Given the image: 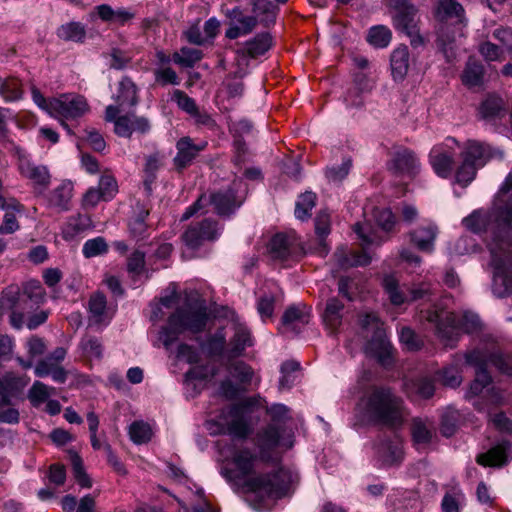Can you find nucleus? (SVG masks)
<instances>
[{
  "label": "nucleus",
  "mask_w": 512,
  "mask_h": 512,
  "mask_svg": "<svg viewBox=\"0 0 512 512\" xmlns=\"http://www.w3.org/2000/svg\"><path fill=\"white\" fill-rule=\"evenodd\" d=\"M486 242L495 269L512 282V172L502 184L490 210H474L462 220Z\"/></svg>",
  "instance_id": "f257e3e1"
},
{
  "label": "nucleus",
  "mask_w": 512,
  "mask_h": 512,
  "mask_svg": "<svg viewBox=\"0 0 512 512\" xmlns=\"http://www.w3.org/2000/svg\"><path fill=\"white\" fill-rule=\"evenodd\" d=\"M425 318L435 324L438 337L450 347L459 340L461 331L474 334L482 329L479 316L472 312H464L459 316L451 311L428 310Z\"/></svg>",
  "instance_id": "f03ea898"
},
{
  "label": "nucleus",
  "mask_w": 512,
  "mask_h": 512,
  "mask_svg": "<svg viewBox=\"0 0 512 512\" xmlns=\"http://www.w3.org/2000/svg\"><path fill=\"white\" fill-rule=\"evenodd\" d=\"M436 17L441 22L437 46L447 61L451 62L456 57V30L465 22V11L457 0H439Z\"/></svg>",
  "instance_id": "7ed1b4c3"
},
{
  "label": "nucleus",
  "mask_w": 512,
  "mask_h": 512,
  "mask_svg": "<svg viewBox=\"0 0 512 512\" xmlns=\"http://www.w3.org/2000/svg\"><path fill=\"white\" fill-rule=\"evenodd\" d=\"M208 319L209 316L205 307L198 309L179 308L169 316L167 325L160 331L159 339L168 350L183 332L189 331L196 334L204 331Z\"/></svg>",
  "instance_id": "20e7f679"
},
{
  "label": "nucleus",
  "mask_w": 512,
  "mask_h": 512,
  "mask_svg": "<svg viewBox=\"0 0 512 512\" xmlns=\"http://www.w3.org/2000/svg\"><path fill=\"white\" fill-rule=\"evenodd\" d=\"M366 390L362 399L363 420L369 425L384 424V387L381 373L377 369L367 368L359 380Z\"/></svg>",
  "instance_id": "39448f33"
},
{
  "label": "nucleus",
  "mask_w": 512,
  "mask_h": 512,
  "mask_svg": "<svg viewBox=\"0 0 512 512\" xmlns=\"http://www.w3.org/2000/svg\"><path fill=\"white\" fill-rule=\"evenodd\" d=\"M386 430L394 431L393 439L386 442V466L397 465L403 460L402 437L398 430L407 421L409 413L403 400L386 388Z\"/></svg>",
  "instance_id": "423d86ee"
},
{
  "label": "nucleus",
  "mask_w": 512,
  "mask_h": 512,
  "mask_svg": "<svg viewBox=\"0 0 512 512\" xmlns=\"http://www.w3.org/2000/svg\"><path fill=\"white\" fill-rule=\"evenodd\" d=\"M298 481L296 472L286 467H279L273 473L250 476L244 483L247 491L271 498L287 495Z\"/></svg>",
  "instance_id": "0eeeda50"
},
{
  "label": "nucleus",
  "mask_w": 512,
  "mask_h": 512,
  "mask_svg": "<svg viewBox=\"0 0 512 512\" xmlns=\"http://www.w3.org/2000/svg\"><path fill=\"white\" fill-rule=\"evenodd\" d=\"M242 200H238L233 189L213 192L210 195L201 194L198 199L190 205L181 217V221L188 220L198 213H206L207 207L212 205L214 211L220 217H230L241 206Z\"/></svg>",
  "instance_id": "6e6552de"
},
{
  "label": "nucleus",
  "mask_w": 512,
  "mask_h": 512,
  "mask_svg": "<svg viewBox=\"0 0 512 512\" xmlns=\"http://www.w3.org/2000/svg\"><path fill=\"white\" fill-rule=\"evenodd\" d=\"M354 231L361 239V251L348 249L347 246H339L336 248L332 257V273L335 275L341 270H347L353 267L366 266L372 260L371 246L375 243L372 236L367 235L361 224L354 225Z\"/></svg>",
  "instance_id": "1a4fd4ad"
},
{
  "label": "nucleus",
  "mask_w": 512,
  "mask_h": 512,
  "mask_svg": "<svg viewBox=\"0 0 512 512\" xmlns=\"http://www.w3.org/2000/svg\"><path fill=\"white\" fill-rule=\"evenodd\" d=\"M361 335L365 339L364 353L369 361L384 365V323L374 313L360 318Z\"/></svg>",
  "instance_id": "9d476101"
},
{
  "label": "nucleus",
  "mask_w": 512,
  "mask_h": 512,
  "mask_svg": "<svg viewBox=\"0 0 512 512\" xmlns=\"http://www.w3.org/2000/svg\"><path fill=\"white\" fill-rule=\"evenodd\" d=\"M105 120L114 123V132L119 137L130 138L133 132L146 134L151 129L148 118L133 114L119 115V108L107 106Z\"/></svg>",
  "instance_id": "9b49d317"
},
{
  "label": "nucleus",
  "mask_w": 512,
  "mask_h": 512,
  "mask_svg": "<svg viewBox=\"0 0 512 512\" xmlns=\"http://www.w3.org/2000/svg\"><path fill=\"white\" fill-rule=\"evenodd\" d=\"M390 5L396 11L393 17L395 28L410 37L413 46L422 43L417 27V9L415 6L409 0H390Z\"/></svg>",
  "instance_id": "f8f14e48"
},
{
  "label": "nucleus",
  "mask_w": 512,
  "mask_h": 512,
  "mask_svg": "<svg viewBox=\"0 0 512 512\" xmlns=\"http://www.w3.org/2000/svg\"><path fill=\"white\" fill-rule=\"evenodd\" d=\"M51 108L52 117L58 119L62 127L70 134L72 131L65 119H77L89 110L85 97L81 95H62L59 98H52Z\"/></svg>",
  "instance_id": "ddd939ff"
},
{
  "label": "nucleus",
  "mask_w": 512,
  "mask_h": 512,
  "mask_svg": "<svg viewBox=\"0 0 512 512\" xmlns=\"http://www.w3.org/2000/svg\"><path fill=\"white\" fill-rule=\"evenodd\" d=\"M307 252L310 251L302 245L294 232L277 233L269 243V253L276 260H298Z\"/></svg>",
  "instance_id": "4468645a"
},
{
  "label": "nucleus",
  "mask_w": 512,
  "mask_h": 512,
  "mask_svg": "<svg viewBox=\"0 0 512 512\" xmlns=\"http://www.w3.org/2000/svg\"><path fill=\"white\" fill-rule=\"evenodd\" d=\"M458 142L448 137L443 143L434 145L429 153V163L434 172L441 178H448L454 167V156Z\"/></svg>",
  "instance_id": "2eb2a0df"
},
{
  "label": "nucleus",
  "mask_w": 512,
  "mask_h": 512,
  "mask_svg": "<svg viewBox=\"0 0 512 512\" xmlns=\"http://www.w3.org/2000/svg\"><path fill=\"white\" fill-rule=\"evenodd\" d=\"M257 455L249 448H241L234 451L231 463L235 466L234 469L224 466L221 469V474L229 482H240L243 484L250 475L254 472Z\"/></svg>",
  "instance_id": "dca6fc26"
},
{
  "label": "nucleus",
  "mask_w": 512,
  "mask_h": 512,
  "mask_svg": "<svg viewBox=\"0 0 512 512\" xmlns=\"http://www.w3.org/2000/svg\"><path fill=\"white\" fill-rule=\"evenodd\" d=\"M218 222L205 218L200 222L191 223L182 235V240L190 249H197L206 241H215L220 236Z\"/></svg>",
  "instance_id": "f3484780"
},
{
  "label": "nucleus",
  "mask_w": 512,
  "mask_h": 512,
  "mask_svg": "<svg viewBox=\"0 0 512 512\" xmlns=\"http://www.w3.org/2000/svg\"><path fill=\"white\" fill-rule=\"evenodd\" d=\"M390 157L391 170L396 175L413 179L419 174L421 163L412 150L397 146L390 152Z\"/></svg>",
  "instance_id": "a211bd4d"
},
{
  "label": "nucleus",
  "mask_w": 512,
  "mask_h": 512,
  "mask_svg": "<svg viewBox=\"0 0 512 512\" xmlns=\"http://www.w3.org/2000/svg\"><path fill=\"white\" fill-rule=\"evenodd\" d=\"M486 357L487 355L483 354L480 349L472 350L465 355L466 362L477 368L475 379L468 390L469 397L479 395L491 383L492 378L487 371Z\"/></svg>",
  "instance_id": "6ab92c4d"
},
{
  "label": "nucleus",
  "mask_w": 512,
  "mask_h": 512,
  "mask_svg": "<svg viewBox=\"0 0 512 512\" xmlns=\"http://www.w3.org/2000/svg\"><path fill=\"white\" fill-rule=\"evenodd\" d=\"M28 382L27 376L13 372L0 376V407L10 406L14 400L20 399Z\"/></svg>",
  "instance_id": "aec40b11"
},
{
  "label": "nucleus",
  "mask_w": 512,
  "mask_h": 512,
  "mask_svg": "<svg viewBox=\"0 0 512 512\" xmlns=\"http://www.w3.org/2000/svg\"><path fill=\"white\" fill-rule=\"evenodd\" d=\"M461 158L468 160V163L483 167L491 158L496 155L502 156L499 151L494 150L490 145L476 140H467L461 147Z\"/></svg>",
  "instance_id": "412c9836"
},
{
  "label": "nucleus",
  "mask_w": 512,
  "mask_h": 512,
  "mask_svg": "<svg viewBox=\"0 0 512 512\" xmlns=\"http://www.w3.org/2000/svg\"><path fill=\"white\" fill-rule=\"evenodd\" d=\"M310 307L304 304L289 306L281 319L282 332L298 334L310 321Z\"/></svg>",
  "instance_id": "4be33fe9"
},
{
  "label": "nucleus",
  "mask_w": 512,
  "mask_h": 512,
  "mask_svg": "<svg viewBox=\"0 0 512 512\" xmlns=\"http://www.w3.org/2000/svg\"><path fill=\"white\" fill-rule=\"evenodd\" d=\"M18 167L20 174L32 182L35 190L43 192L50 185L51 175L46 166L37 165L23 157L19 159Z\"/></svg>",
  "instance_id": "5701e85b"
},
{
  "label": "nucleus",
  "mask_w": 512,
  "mask_h": 512,
  "mask_svg": "<svg viewBox=\"0 0 512 512\" xmlns=\"http://www.w3.org/2000/svg\"><path fill=\"white\" fill-rule=\"evenodd\" d=\"M437 235L438 228L432 222H423L409 233L411 243L425 253L434 251Z\"/></svg>",
  "instance_id": "b1692460"
},
{
  "label": "nucleus",
  "mask_w": 512,
  "mask_h": 512,
  "mask_svg": "<svg viewBox=\"0 0 512 512\" xmlns=\"http://www.w3.org/2000/svg\"><path fill=\"white\" fill-rule=\"evenodd\" d=\"M114 100L116 104L111 106L118 107L119 113L125 109L135 107L138 104L139 97L137 86L131 78L125 76L120 80Z\"/></svg>",
  "instance_id": "393cba45"
},
{
  "label": "nucleus",
  "mask_w": 512,
  "mask_h": 512,
  "mask_svg": "<svg viewBox=\"0 0 512 512\" xmlns=\"http://www.w3.org/2000/svg\"><path fill=\"white\" fill-rule=\"evenodd\" d=\"M205 146V144H194L190 137L180 138L176 143L177 154L173 159L175 167L178 170H182L189 166L198 153L204 150Z\"/></svg>",
  "instance_id": "a878e982"
},
{
  "label": "nucleus",
  "mask_w": 512,
  "mask_h": 512,
  "mask_svg": "<svg viewBox=\"0 0 512 512\" xmlns=\"http://www.w3.org/2000/svg\"><path fill=\"white\" fill-rule=\"evenodd\" d=\"M330 215L326 211H320L315 218V233L318 237L314 247L309 246L310 252H315L321 257L329 253V246L325 238L330 234Z\"/></svg>",
  "instance_id": "bb28decb"
},
{
  "label": "nucleus",
  "mask_w": 512,
  "mask_h": 512,
  "mask_svg": "<svg viewBox=\"0 0 512 512\" xmlns=\"http://www.w3.org/2000/svg\"><path fill=\"white\" fill-rule=\"evenodd\" d=\"M246 406L245 403H237L228 408L227 413L231 421L227 423V430L234 437L244 439L250 434V427L243 417Z\"/></svg>",
  "instance_id": "cd10ccee"
},
{
  "label": "nucleus",
  "mask_w": 512,
  "mask_h": 512,
  "mask_svg": "<svg viewBox=\"0 0 512 512\" xmlns=\"http://www.w3.org/2000/svg\"><path fill=\"white\" fill-rule=\"evenodd\" d=\"M98 17L107 23L125 25L135 18V12L127 8L113 9L108 4H101L95 7Z\"/></svg>",
  "instance_id": "c85d7f7f"
},
{
  "label": "nucleus",
  "mask_w": 512,
  "mask_h": 512,
  "mask_svg": "<svg viewBox=\"0 0 512 512\" xmlns=\"http://www.w3.org/2000/svg\"><path fill=\"white\" fill-rule=\"evenodd\" d=\"M281 435V428L272 424L258 434V447L262 460H270L269 452L280 444Z\"/></svg>",
  "instance_id": "c756f323"
},
{
  "label": "nucleus",
  "mask_w": 512,
  "mask_h": 512,
  "mask_svg": "<svg viewBox=\"0 0 512 512\" xmlns=\"http://www.w3.org/2000/svg\"><path fill=\"white\" fill-rule=\"evenodd\" d=\"M505 114L504 102L495 94L487 95L478 107V115L481 119L491 122L500 119Z\"/></svg>",
  "instance_id": "7c9ffc66"
},
{
  "label": "nucleus",
  "mask_w": 512,
  "mask_h": 512,
  "mask_svg": "<svg viewBox=\"0 0 512 512\" xmlns=\"http://www.w3.org/2000/svg\"><path fill=\"white\" fill-rule=\"evenodd\" d=\"M344 304L336 297L329 298L322 315L323 322L331 333H335L342 324Z\"/></svg>",
  "instance_id": "2f4dec72"
},
{
  "label": "nucleus",
  "mask_w": 512,
  "mask_h": 512,
  "mask_svg": "<svg viewBox=\"0 0 512 512\" xmlns=\"http://www.w3.org/2000/svg\"><path fill=\"white\" fill-rule=\"evenodd\" d=\"M386 294L394 306H401L411 302L410 286L400 283L395 277L386 276Z\"/></svg>",
  "instance_id": "473e14b6"
},
{
  "label": "nucleus",
  "mask_w": 512,
  "mask_h": 512,
  "mask_svg": "<svg viewBox=\"0 0 512 512\" xmlns=\"http://www.w3.org/2000/svg\"><path fill=\"white\" fill-rule=\"evenodd\" d=\"M92 227V220L89 215L78 213L67 218L62 227V237L65 240H72L77 235Z\"/></svg>",
  "instance_id": "72a5a7b5"
},
{
  "label": "nucleus",
  "mask_w": 512,
  "mask_h": 512,
  "mask_svg": "<svg viewBox=\"0 0 512 512\" xmlns=\"http://www.w3.org/2000/svg\"><path fill=\"white\" fill-rule=\"evenodd\" d=\"M509 443L502 442L490 448L487 452L477 456L476 461L484 467H501L507 463V449Z\"/></svg>",
  "instance_id": "f704fd0d"
},
{
  "label": "nucleus",
  "mask_w": 512,
  "mask_h": 512,
  "mask_svg": "<svg viewBox=\"0 0 512 512\" xmlns=\"http://www.w3.org/2000/svg\"><path fill=\"white\" fill-rule=\"evenodd\" d=\"M250 332L243 324L235 325V332L229 343L227 351L229 358L240 356L246 347L251 346Z\"/></svg>",
  "instance_id": "c9c22d12"
},
{
  "label": "nucleus",
  "mask_w": 512,
  "mask_h": 512,
  "mask_svg": "<svg viewBox=\"0 0 512 512\" xmlns=\"http://www.w3.org/2000/svg\"><path fill=\"white\" fill-rule=\"evenodd\" d=\"M72 194L73 184L70 181H64L49 194V204L59 208L61 211H66L69 209Z\"/></svg>",
  "instance_id": "e433bc0d"
},
{
  "label": "nucleus",
  "mask_w": 512,
  "mask_h": 512,
  "mask_svg": "<svg viewBox=\"0 0 512 512\" xmlns=\"http://www.w3.org/2000/svg\"><path fill=\"white\" fill-rule=\"evenodd\" d=\"M272 46V37L269 33H260L254 39L247 41L242 50L243 55L256 58L267 52Z\"/></svg>",
  "instance_id": "4c0bfd02"
},
{
  "label": "nucleus",
  "mask_w": 512,
  "mask_h": 512,
  "mask_svg": "<svg viewBox=\"0 0 512 512\" xmlns=\"http://www.w3.org/2000/svg\"><path fill=\"white\" fill-rule=\"evenodd\" d=\"M486 357V365L491 363L499 372L512 375V353H504L499 349L482 351Z\"/></svg>",
  "instance_id": "58836bf2"
},
{
  "label": "nucleus",
  "mask_w": 512,
  "mask_h": 512,
  "mask_svg": "<svg viewBox=\"0 0 512 512\" xmlns=\"http://www.w3.org/2000/svg\"><path fill=\"white\" fill-rule=\"evenodd\" d=\"M24 94L21 81L15 77L0 79V96L5 102H14L22 99Z\"/></svg>",
  "instance_id": "ea45409f"
},
{
  "label": "nucleus",
  "mask_w": 512,
  "mask_h": 512,
  "mask_svg": "<svg viewBox=\"0 0 512 512\" xmlns=\"http://www.w3.org/2000/svg\"><path fill=\"white\" fill-rule=\"evenodd\" d=\"M409 53L407 47H399L393 51L390 64L392 75L395 80H401L408 70Z\"/></svg>",
  "instance_id": "a19ab883"
},
{
  "label": "nucleus",
  "mask_w": 512,
  "mask_h": 512,
  "mask_svg": "<svg viewBox=\"0 0 512 512\" xmlns=\"http://www.w3.org/2000/svg\"><path fill=\"white\" fill-rule=\"evenodd\" d=\"M56 34L61 40L82 43L86 38V29L82 23L73 21L61 25Z\"/></svg>",
  "instance_id": "79ce46f5"
},
{
  "label": "nucleus",
  "mask_w": 512,
  "mask_h": 512,
  "mask_svg": "<svg viewBox=\"0 0 512 512\" xmlns=\"http://www.w3.org/2000/svg\"><path fill=\"white\" fill-rule=\"evenodd\" d=\"M203 58V52L197 48L182 47L172 55L175 64L183 68H192Z\"/></svg>",
  "instance_id": "37998d69"
},
{
  "label": "nucleus",
  "mask_w": 512,
  "mask_h": 512,
  "mask_svg": "<svg viewBox=\"0 0 512 512\" xmlns=\"http://www.w3.org/2000/svg\"><path fill=\"white\" fill-rule=\"evenodd\" d=\"M484 68L483 65L475 60L470 59L462 74V82L467 87L480 86L483 81Z\"/></svg>",
  "instance_id": "c03bdc74"
},
{
  "label": "nucleus",
  "mask_w": 512,
  "mask_h": 512,
  "mask_svg": "<svg viewBox=\"0 0 512 512\" xmlns=\"http://www.w3.org/2000/svg\"><path fill=\"white\" fill-rule=\"evenodd\" d=\"M316 204V194L311 191H306L299 196L295 206V216L301 221H305L310 218L311 210Z\"/></svg>",
  "instance_id": "a18cd8bd"
},
{
  "label": "nucleus",
  "mask_w": 512,
  "mask_h": 512,
  "mask_svg": "<svg viewBox=\"0 0 512 512\" xmlns=\"http://www.w3.org/2000/svg\"><path fill=\"white\" fill-rule=\"evenodd\" d=\"M18 205L19 204L14 200L10 204L5 202V208L2 209L6 211L3 216V222L0 225V234H12L19 229V224L15 215V209Z\"/></svg>",
  "instance_id": "49530a36"
},
{
  "label": "nucleus",
  "mask_w": 512,
  "mask_h": 512,
  "mask_svg": "<svg viewBox=\"0 0 512 512\" xmlns=\"http://www.w3.org/2000/svg\"><path fill=\"white\" fill-rule=\"evenodd\" d=\"M435 391L434 383L430 378L422 377L411 382L407 387V393L419 396L423 399H428L433 396Z\"/></svg>",
  "instance_id": "de8ad7c7"
},
{
  "label": "nucleus",
  "mask_w": 512,
  "mask_h": 512,
  "mask_svg": "<svg viewBox=\"0 0 512 512\" xmlns=\"http://www.w3.org/2000/svg\"><path fill=\"white\" fill-rule=\"evenodd\" d=\"M69 456L76 482L83 488H90L92 486V482L84 470L81 457L75 451H70Z\"/></svg>",
  "instance_id": "09e8293b"
},
{
  "label": "nucleus",
  "mask_w": 512,
  "mask_h": 512,
  "mask_svg": "<svg viewBox=\"0 0 512 512\" xmlns=\"http://www.w3.org/2000/svg\"><path fill=\"white\" fill-rule=\"evenodd\" d=\"M54 388H49L46 384L35 381L28 392V399L33 407H38L46 402Z\"/></svg>",
  "instance_id": "8fccbe9b"
},
{
  "label": "nucleus",
  "mask_w": 512,
  "mask_h": 512,
  "mask_svg": "<svg viewBox=\"0 0 512 512\" xmlns=\"http://www.w3.org/2000/svg\"><path fill=\"white\" fill-rule=\"evenodd\" d=\"M129 436L133 443L143 444L147 443L152 436L150 426L143 421H134L129 426Z\"/></svg>",
  "instance_id": "3c124183"
},
{
  "label": "nucleus",
  "mask_w": 512,
  "mask_h": 512,
  "mask_svg": "<svg viewBox=\"0 0 512 512\" xmlns=\"http://www.w3.org/2000/svg\"><path fill=\"white\" fill-rule=\"evenodd\" d=\"M108 251V244L103 237H96L87 240L82 248V253L86 258H92L103 255Z\"/></svg>",
  "instance_id": "603ef678"
},
{
  "label": "nucleus",
  "mask_w": 512,
  "mask_h": 512,
  "mask_svg": "<svg viewBox=\"0 0 512 512\" xmlns=\"http://www.w3.org/2000/svg\"><path fill=\"white\" fill-rule=\"evenodd\" d=\"M352 167V159L350 157L344 158L342 163L334 165L326 169L325 175L329 181L341 182L347 177Z\"/></svg>",
  "instance_id": "864d4df0"
},
{
  "label": "nucleus",
  "mask_w": 512,
  "mask_h": 512,
  "mask_svg": "<svg viewBox=\"0 0 512 512\" xmlns=\"http://www.w3.org/2000/svg\"><path fill=\"white\" fill-rule=\"evenodd\" d=\"M226 346V337L223 329L217 330L207 339L206 350L211 356H221Z\"/></svg>",
  "instance_id": "5fc2aeb1"
},
{
  "label": "nucleus",
  "mask_w": 512,
  "mask_h": 512,
  "mask_svg": "<svg viewBox=\"0 0 512 512\" xmlns=\"http://www.w3.org/2000/svg\"><path fill=\"white\" fill-rule=\"evenodd\" d=\"M459 413L456 410H447L442 414L440 431L443 436H452L458 426Z\"/></svg>",
  "instance_id": "6e6d98bb"
},
{
  "label": "nucleus",
  "mask_w": 512,
  "mask_h": 512,
  "mask_svg": "<svg viewBox=\"0 0 512 512\" xmlns=\"http://www.w3.org/2000/svg\"><path fill=\"white\" fill-rule=\"evenodd\" d=\"M230 373L243 386L251 383L254 374L252 368L242 361L235 362Z\"/></svg>",
  "instance_id": "4d7b16f0"
},
{
  "label": "nucleus",
  "mask_w": 512,
  "mask_h": 512,
  "mask_svg": "<svg viewBox=\"0 0 512 512\" xmlns=\"http://www.w3.org/2000/svg\"><path fill=\"white\" fill-rule=\"evenodd\" d=\"M412 437L416 444L429 443L432 438V432L421 419H414L412 423Z\"/></svg>",
  "instance_id": "13d9d810"
},
{
  "label": "nucleus",
  "mask_w": 512,
  "mask_h": 512,
  "mask_svg": "<svg viewBox=\"0 0 512 512\" xmlns=\"http://www.w3.org/2000/svg\"><path fill=\"white\" fill-rule=\"evenodd\" d=\"M479 168L473 164L468 163V160H463L461 165L456 170V181L457 183L466 186L476 176V172Z\"/></svg>",
  "instance_id": "bf43d9fd"
},
{
  "label": "nucleus",
  "mask_w": 512,
  "mask_h": 512,
  "mask_svg": "<svg viewBox=\"0 0 512 512\" xmlns=\"http://www.w3.org/2000/svg\"><path fill=\"white\" fill-rule=\"evenodd\" d=\"M149 215L148 210H141L138 215L130 222L129 230L133 237L142 239L147 231L146 218Z\"/></svg>",
  "instance_id": "052dcab7"
},
{
  "label": "nucleus",
  "mask_w": 512,
  "mask_h": 512,
  "mask_svg": "<svg viewBox=\"0 0 512 512\" xmlns=\"http://www.w3.org/2000/svg\"><path fill=\"white\" fill-rule=\"evenodd\" d=\"M107 301L103 294L96 293L89 300V310L96 322H101L106 311Z\"/></svg>",
  "instance_id": "680f3d73"
},
{
  "label": "nucleus",
  "mask_w": 512,
  "mask_h": 512,
  "mask_svg": "<svg viewBox=\"0 0 512 512\" xmlns=\"http://www.w3.org/2000/svg\"><path fill=\"white\" fill-rule=\"evenodd\" d=\"M479 52L487 61H502L505 59L504 50L498 44L490 41L482 43L479 46Z\"/></svg>",
  "instance_id": "e2e57ef3"
},
{
  "label": "nucleus",
  "mask_w": 512,
  "mask_h": 512,
  "mask_svg": "<svg viewBox=\"0 0 512 512\" xmlns=\"http://www.w3.org/2000/svg\"><path fill=\"white\" fill-rule=\"evenodd\" d=\"M97 189L104 196V201L111 200L117 192V182L110 174H104L100 177Z\"/></svg>",
  "instance_id": "0e129e2a"
},
{
  "label": "nucleus",
  "mask_w": 512,
  "mask_h": 512,
  "mask_svg": "<svg viewBox=\"0 0 512 512\" xmlns=\"http://www.w3.org/2000/svg\"><path fill=\"white\" fill-rule=\"evenodd\" d=\"M173 100L176 101L178 107L192 116L199 109L195 100L189 97L181 90H175L173 93Z\"/></svg>",
  "instance_id": "69168bd1"
},
{
  "label": "nucleus",
  "mask_w": 512,
  "mask_h": 512,
  "mask_svg": "<svg viewBox=\"0 0 512 512\" xmlns=\"http://www.w3.org/2000/svg\"><path fill=\"white\" fill-rule=\"evenodd\" d=\"M145 268V252L135 250L127 259V271L134 275H140Z\"/></svg>",
  "instance_id": "338daca9"
},
{
  "label": "nucleus",
  "mask_w": 512,
  "mask_h": 512,
  "mask_svg": "<svg viewBox=\"0 0 512 512\" xmlns=\"http://www.w3.org/2000/svg\"><path fill=\"white\" fill-rule=\"evenodd\" d=\"M492 37L499 42V47L506 53H512V30L509 28H496Z\"/></svg>",
  "instance_id": "774afa93"
}]
</instances>
